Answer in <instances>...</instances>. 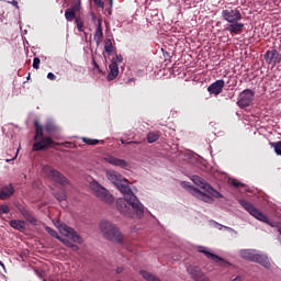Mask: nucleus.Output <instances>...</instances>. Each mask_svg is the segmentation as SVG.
I'll return each mask as SVG.
<instances>
[{
  "label": "nucleus",
  "instance_id": "9b49d317",
  "mask_svg": "<svg viewBox=\"0 0 281 281\" xmlns=\"http://www.w3.org/2000/svg\"><path fill=\"white\" fill-rule=\"evenodd\" d=\"M263 59L268 65L276 67L281 63V54L277 49L267 50L263 55Z\"/></svg>",
  "mask_w": 281,
  "mask_h": 281
},
{
  "label": "nucleus",
  "instance_id": "f257e3e1",
  "mask_svg": "<svg viewBox=\"0 0 281 281\" xmlns=\"http://www.w3.org/2000/svg\"><path fill=\"white\" fill-rule=\"evenodd\" d=\"M117 190L124 195L116 200V210L127 218H142L144 216V204L135 196V193L128 187V180H123Z\"/></svg>",
  "mask_w": 281,
  "mask_h": 281
},
{
  "label": "nucleus",
  "instance_id": "39448f33",
  "mask_svg": "<svg viewBox=\"0 0 281 281\" xmlns=\"http://www.w3.org/2000/svg\"><path fill=\"white\" fill-rule=\"evenodd\" d=\"M90 190L93 192L97 199H100V201H103V203H106L108 205H111L115 202L113 194H111L106 188H104L95 180L90 182Z\"/></svg>",
  "mask_w": 281,
  "mask_h": 281
},
{
  "label": "nucleus",
  "instance_id": "de8ad7c7",
  "mask_svg": "<svg viewBox=\"0 0 281 281\" xmlns=\"http://www.w3.org/2000/svg\"><path fill=\"white\" fill-rule=\"evenodd\" d=\"M14 159H16V157H13L12 159H7V164H10V161H14Z\"/></svg>",
  "mask_w": 281,
  "mask_h": 281
},
{
  "label": "nucleus",
  "instance_id": "f3484780",
  "mask_svg": "<svg viewBox=\"0 0 281 281\" xmlns=\"http://www.w3.org/2000/svg\"><path fill=\"white\" fill-rule=\"evenodd\" d=\"M106 164H111V166H119V168H127L128 162L124 159L115 158L113 156H108L104 158Z\"/></svg>",
  "mask_w": 281,
  "mask_h": 281
},
{
  "label": "nucleus",
  "instance_id": "473e14b6",
  "mask_svg": "<svg viewBox=\"0 0 281 281\" xmlns=\"http://www.w3.org/2000/svg\"><path fill=\"white\" fill-rule=\"evenodd\" d=\"M231 186L234 188H245V183L238 181L237 179H231L229 180Z\"/></svg>",
  "mask_w": 281,
  "mask_h": 281
},
{
  "label": "nucleus",
  "instance_id": "20e7f679",
  "mask_svg": "<svg viewBox=\"0 0 281 281\" xmlns=\"http://www.w3.org/2000/svg\"><path fill=\"white\" fill-rule=\"evenodd\" d=\"M100 231L106 240L117 243L119 245L124 243V235H122V232H120V228L115 224L109 221H102L100 223Z\"/></svg>",
  "mask_w": 281,
  "mask_h": 281
},
{
  "label": "nucleus",
  "instance_id": "4be33fe9",
  "mask_svg": "<svg viewBox=\"0 0 281 281\" xmlns=\"http://www.w3.org/2000/svg\"><path fill=\"white\" fill-rule=\"evenodd\" d=\"M9 224L10 227L16 229L18 232H24L26 229V224L23 220H11Z\"/></svg>",
  "mask_w": 281,
  "mask_h": 281
},
{
  "label": "nucleus",
  "instance_id": "bb28decb",
  "mask_svg": "<svg viewBox=\"0 0 281 281\" xmlns=\"http://www.w3.org/2000/svg\"><path fill=\"white\" fill-rule=\"evenodd\" d=\"M45 231L47 232V234L53 236V238H57V240H59L60 243H63V240H65V238L60 237V235H58V232L54 231V228H52L49 226H45Z\"/></svg>",
  "mask_w": 281,
  "mask_h": 281
},
{
  "label": "nucleus",
  "instance_id": "0eeeda50",
  "mask_svg": "<svg viewBox=\"0 0 281 281\" xmlns=\"http://www.w3.org/2000/svg\"><path fill=\"white\" fill-rule=\"evenodd\" d=\"M59 229L61 236H65L66 238H69V240H72V243H78V245H82V237L70 226H67V224H60L57 226Z\"/></svg>",
  "mask_w": 281,
  "mask_h": 281
},
{
  "label": "nucleus",
  "instance_id": "79ce46f5",
  "mask_svg": "<svg viewBox=\"0 0 281 281\" xmlns=\"http://www.w3.org/2000/svg\"><path fill=\"white\" fill-rule=\"evenodd\" d=\"M112 60H115V63L117 65V63H122V60H124V58L122 57V55H116L115 57L112 58Z\"/></svg>",
  "mask_w": 281,
  "mask_h": 281
},
{
  "label": "nucleus",
  "instance_id": "a18cd8bd",
  "mask_svg": "<svg viewBox=\"0 0 281 281\" xmlns=\"http://www.w3.org/2000/svg\"><path fill=\"white\" fill-rule=\"evenodd\" d=\"M124 272V267H117L116 268V273L120 274V273H123Z\"/></svg>",
  "mask_w": 281,
  "mask_h": 281
},
{
  "label": "nucleus",
  "instance_id": "cd10ccee",
  "mask_svg": "<svg viewBox=\"0 0 281 281\" xmlns=\"http://www.w3.org/2000/svg\"><path fill=\"white\" fill-rule=\"evenodd\" d=\"M83 144H87L88 146H95L98 144H104V140H99V139H93V138H88V137H82L81 138Z\"/></svg>",
  "mask_w": 281,
  "mask_h": 281
},
{
  "label": "nucleus",
  "instance_id": "412c9836",
  "mask_svg": "<svg viewBox=\"0 0 281 281\" xmlns=\"http://www.w3.org/2000/svg\"><path fill=\"white\" fill-rule=\"evenodd\" d=\"M191 181L198 186V188H201V190H204V192L210 188V183L205 181V179L201 178L200 176H192Z\"/></svg>",
  "mask_w": 281,
  "mask_h": 281
},
{
  "label": "nucleus",
  "instance_id": "c756f323",
  "mask_svg": "<svg viewBox=\"0 0 281 281\" xmlns=\"http://www.w3.org/2000/svg\"><path fill=\"white\" fill-rule=\"evenodd\" d=\"M205 192H207V194H211V196H214V199H223V195L221 194V192L212 188L211 184L207 187Z\"/></svg>",
  "mask_w": 281,
  "mask_h": 281
},
{
  "label": "nucleus",
  "instance_id": "9d476101",
  "mask_svg": "<svg viewBox=\"0 0 281 281\" xmlns=\"http://www.w3.org/2000/svg\"><path fill=\"white\" fill-rule=\"evenodd\" d=\"M198 251L200 254H204V256L210 260H214V262H218L220 267H232V263L225 261V259L221 258L220 256L210 252V250H207V248L203 246L198 247Z\"/></svg>",
  "mask_w": 281,
  "mask_h": 281
},
{
  "label": "nucleus",
  "instance_id": "aec40b11",
  "mask_svg": "<svg viewBox=\"0 0 281 281\" xmlns=\"http://www.w3.org/2000/svg\"><path fill=\"white\" fill-rule=\"evenodd\" d=\"M19 212L22 214L23 218L27 221V223H31V225H36L37 221L36 217L25 207H20Z\"/></svg>",
  "mask_w": 281,
  "mask_h": 281
},
{
  "label": "nucleus",
  "instance_id": "a878e982",
  "mask_svg": "<svg viewBox=\"0 0 281 281\" xmlns=\"http://www.w3.org/2000/svg\"><path fill=\"white\" fill-rule=\"evenodd\" d=\"M104 49L108 56L113 55V52H115V47L113 46V42L111 41V38L105 40Z\"/></svg>",
  "mask_w": 281,
  "mask_h": 281
},
{
  "label": "nucleus",
  "instance_id": "37998d69",
  "mask_svg": "<svg viewBox=\"0 0 281 281\" xmlns=\"http://www.w3.org/2000/svg\"><path fill=\"white\" fill-rule=\"evenodd\" d=\"M47 78L48 80H56V75H54L53 72H48Z\"/></svg>",
  "mask_w": 281,
  "mask_h": 281
},
{
  "label": "nucleus",
  "instance_id": "09e8293b",
  "mask_svg": "<svg viewBox=\"0 0 281 281\" xmlns=\"http://www.w3.org/2000/svg\"><path fill=\"white\" fill-rule=\"evenodd\" d=\"M65 146H66V148H69V146H71V143L66 142V143H65Z\"/></svg>",
  "mask_w": 281,
  "mask_h": 281
},
{
  "label": "nucleus",
  "instance_id": "a19ab883",
  "mask_svg": "<svg viewBox=\"0 0 281 281\" xmlns=\"http://www.w3.org/2000/svg\"><path fill=\"white\" fill-rule=\"evenodd\" d=\"M92 65L94 69H98L99 74H102V69H100V65H98V61H95V59H92Z\"/></svg>",
  "mask_w": 281,
  "mask_h": 281
},
{
  "label": "nucleus",
  "instance_id": "ea45409f",
  "mask_svg": "<svg viewBox=\"0 0 281 281\" xmlns=\"http://www.w3.org/2000/svg\"><path fill=\"white\" fill-rule=\"evenodd\" d=\"M121 144H123L125 146H131L133 144H139V142H135V140L126 142L124 139H121Z\"/></svg>",
  "mask_w": 281,
  "mask_h": 281
},
{
  "label": "nucleus",
  "instance_id": "f704fd0d",
  "mask_svg": "<svg viewBox=\"0 0 281 281\" xmlns=\"http://www.w3.org/2000/svg\"><path fill=\"white\" fill-rule=\"evenodd\" d=\"M55 198L57 201H67V193L65 191H61L60 193H56Z\"/></svg>",
  "mask_w": 281,
  "mask_h": 281
},
{
  "label": "nucleus",
  "instance_id": "4c0bfd02",
  "mask_svg": "<svg viewBox=\"0 0 281 281\" xmlns=\"http://www.w3.org/2000/svg\"><path fill=\"white\" fill-rule=\"evenodd\" d=\"M68 10H72L75 13L80 12V2L75 3L71 8Z\"/></svg>",
  "mask_w": 281,
  "mask_h": 281
},
{
  "label": "nucleus",
  "instance_id": "c9c22d12",
  "mask_svg": "<svg viewBox=\"0 0 281 281\" xmlns=\"http://www.w3.org/2000/svg\"><path fill=\"white\" fill-rule=\"evenodd\" d=\"M41 65V58L34 57L33 59V69H38Z\"/></svg>",
  "mask_w": 281,
  "mask_h": 281
},
{
  "label": "nucleus",
  "instance_id": "393cba45",
  "mask_svg": "<svg viewBox=\"0 0 281 281\" xmlns=\"http://www.w3.org/2000/svg\"><path fill=\"white\" fill-rule=\"evenodd\" d=\"M45 132L47 135H53V133H56L58 131V126L54 124L53 122H47L44 126Z\"/></svg>",
  "mask_w": 281,
  "mask_h": 281
},
{
  "label": "nucleus",
  "instance_id": "c03bdc74",
  "mask_svg": "<svg viewBox=\"0 0 281 281\" xmlns=\"http://www.w3.org/2000/svg\"><path fill=\"white\" fill-rule=\"evenodd\" d=\"M9 3L11 5H14V8H19V1H16V0L9 1Z\"/></svg>",
  "mask_w": 281,
  "mask_h": 281
},
{
  "label": "nucleus",
  "instance_id": "2eb2a0df",
  "mask_svg": "<svg viewBox=\"0 0 281 281\" xmlns=\"http://www.w3.org/2000/svg\"><path fill=\"white\" fill-rule=\"evenodd\" d=\"M109 69H110V72L106 76V80L111 82L112 80H115L117 76H120V66L117 65V61H115V59L111 60Z\"/></svg>",
  "mask_w": 281,
  "mask_h": 281
},
{
  "label": "nucleus",
  "instance_id": "dca6fc26",
  "mask_svg": "<svg viewBox=\"0 0 281 281\" xmlns=\"http://www.w3.org/2000/svg\"><path fill=\"white\" fill-rule=\"evenodd\" d=\"M106 177L111 183H113L116 188L121 184L122 181H124V177L120 175L117 171H108Z\"/></svg>",
  "mask_w": 281,
  "mask_h": 281
},
{
  "label": "nucleus",
  "instance_id": "f03ea898",
  "mask_svg": "<svg viewBox=\"0 0 281 281\" xmlns=\"http://www.w3.org/2000/svg\"><path fill=\"white\" fill-rule=\"evenodd\" d=\"M222 19L229 23L225 29L229 34H240L245 30V24L238 22L243 20V13L238 8L229 7L222 10Z\"/></svg>",
  "mask_w": 281,
  "mask_h": 281
},
{
  "label": "nucleus",
  "instance_id": "7c9ffc66",
  "mask_svg": "<svg viewBox=\"0 0 281 281\" xmlns=\"http://www.w3.org/2000/svg\"><path fill=\"white\" fill-rule=\"evenodd\" d=\"M271 148H274L276 155L281 157V140L270 143Z\"/></svg>",
  "mask_w": 281,
  "mask_h": 281
},
{
  "label": "nucleus",
  "instance_id": "2f4dec72",
  "mask_svg": "<svg viewBox=\"0 0 281 281\" xmlns=\"http://www.w3.org/2000/svg\"><path fill=\"white\" fill-rule=\"evenodd\" d=\"M65 19H66V21H69V22L74 21V19H76V12H74L70 9H67L65 11Z\"/></svg>",
  "mask_w": 281,
  "mask_h": 281
},
{
  "label": "nucleus",
  "instance_id": "6e6552de",
  "mask_svg": "<svg viewBox=\"0 0 281 281\" xmlns=\"http://www.w3.org/2000/svg\"><path fill=\"white\" fill-rule=\"evenodd\" d=\"M182 188H184V190H188V192H190V194H192V196H195V199H199L200 201H203L204 203H214V199H212V196L202 192L198 188L192 187V184H190L188 182H182Z\"/></svg>",
  "mask_w": 281,
  "mask_h": 281
},
{
  "label": "nucleus",
  "instance_id": "72a5a7b5",
  "mask_svg": "<svg viewBox=\"0 0 281 281\" xmlns=\"http://www.w3.org/2000/svg\"><path fill=\"white\" fill-rule=\"evenodd\" d=\"M3 214H10V206L7 204H0V216H3Z\"/></svg>",
  "mask_w": 281,
  "mask_h": 281
},
{
  "label": "nucleus",
  "instance_id": "5701e85b",
  "mask_svg": "<svg viewBox=\"0 0 281 281\" xmlns=\"http://www.w3.org/2000/svg\"><path fill=\"white\" fill-rule=\"evenodd\" d=\"M240 257L244 258V260H249V262H254L256 258V252H254V250L244 249L240 250Z\"/></svg>",
  "mask_w": 281,
  "mask_h": 281
},
{
  "label": "nucleus",
  "instance_id": "ddd939ff",
  "mask_svg": "<svg viewBox=\"0 0 281 281\" xmlns=\"http://www.w3.org/2000/svg\"><path fill=\"white\" fill-rule=\"evenodd\" d=\"M223 89H225V80L220 79L207 87V92L210 95H221Z\"/></svg>",
  "mask_w": 281,
  "mask_h": 281
},
{
  "label": "nucleus",
  "instance_id": "58836bf2",
  "mask_svg": "<svg viewBox=\"0 0 281 281\" xmlns=\"http://www.w3.org/2000/svg\"><path fill=\"white\" fill-rule=\"evenodd\" d=\"M77 29L79 32H82V27H85V23L80 21L79 19H76Z\"/></svg>",
  "mask_w": 281,
  "mask_h": 281
},
{
  "label": "nucleus",
  "instance_id": "7ed1b4c3",
  "mask_svg": "<svg viewBox=\"0 0 281 281\" xmlns=\"http://www.w3.org/2000/svg\"><path fill=\"white\" fill-rule=\"evenodd\" d=\"M35 126V136H34V144L33 150L38 153L41 150H46L50 146H60V143L54 142L52 137L43 135V125H40L38 121L34 122Z\"/></svg>",
  "mask_w": 281,
  "mask_h": 281
},
{
  "label": "nucleus",
  "instance_id": "49530a36",
  "mask_svg": "<svg viewBox=\"0 0 281 281\" xmlns=\"http://www.w3.org/2000/svg\"><path fill=\"white\" fill-rule=\"evenodd\" d=\"M243 279H241V277L240 276H237V277H235L234 279H232L231 281H241Z\"/></svg>",
  "mask_w": 281,
  "mask_h": 281
},
{
  "label": "nucleus",
  "instance_id": "e433bc0d",
  "mask_svg": "<svg viewBox=\"0 0 281 281\" xmlns=\"http://www.w3.org/2000/svg\"><path fill=\"white\" fill-rule=\"evenodd\" d=\"M93 3L95 4L97 8H101L102 10H104V1L93 0Z\"/></svg>",
  "mask_w": 281,
  "mask_h": 281
},
{
  "label": "nucleus",
  "instance_id": "b1692460",
  "mask_svg": "<svg viewBox=\"0 0 281 281\" xmlns=\"http://www.w3.org/2000/svg\"><path fill=\"white\" fill-rule=\"evenodd\" d=\"M159 137H161L160 132H149L147 134V142H148V144H155V142H157L159 139Z\"/></svg>",
  "mask_w": 281,
  "mask_h": 281
},
{
  "label": "nucleus",
  "instance_id": "1a4fd4ad",
  "mask_svg": "<svg viewBox=\"0 0 281 281\" xmlns=\"http://www.w3.org/2000/svg\"><path fill=\"white\" fill-rule=\"evenodd\" d=\"M254 98H256V92L251 89H245L238 95L237 106H239V109H247V106H251Z\"/></svg>",
  "mask_w": 281,
  "mask_h": 281
},
{
  "label": "nucleus",
  "instance_id": "6ab92c4d",
  "mask_svg": "<svg viewBox=\"0 0 281 281\" xmlns=\"http://www.w3.org/2000/svg\"><path fill=\"white\" fill-rule=\"evenodd\" d=\"M103 36H104V32L102 30V20L99 19L98 23H97V29H95V32H94V36H93V40H94L97 45H100V43H102Z\"/></svg>",
  "mask_w": 281,
  "mask_h": 281
},
{
  "label": "nucleus",
  "instance_id": "8fccbe9b",
  "mask_svg": "<svg viewBox=\"0 0 281 281\" xmlns=\"http://www.w3.org/2000/svg\"><path fill=\"white\" fill-rule=\"evenodd\" d=\"M0 266L5 269V265L2 263V261H0Z\"/></svg>",
  "mask_w": 281,
  "mask_h": 281
},
{
  "label": "nucleus",
  "instance_id": "423d86ee",
  "mask_svg": "<svg viewBox=\"0 0 281 281\" xmlns=\"http://www.w3.org/2000/svg\"><path fill=\"white\" fill-rule=\"evenodd\" d=\"M42 172H44V175H46L48 179L55 181V183H59V186H69V179H67V177L63 176L60 171L54 169L49 165L44 166Z\"/></svg>",
  "mask_w": 281,
  "mask_h": 281
},
{
  "label": "nucleus",
  "instance_id": "f8f14e48",
  "mask_svg": "<svg viewBox=\"0 0 281 281\" xmlns=\"http://www.w3.org/2000/svg\"><path fill=\"white\" fill-rule=\"evenodd\" d=\"M188 273H190L191 278L194 281H210V278H207L205 276V273H203V271H201V268L199 267H194V266H190L187 269Z\"/></svg>",
  "mask_w": 281,
  "mask_h": 281
},
{
  "label": "nucleus",
  "instance_id": "3c124183",
  "mask_svg": "<svg viewBox=\"0 0 281 281\" xmlns=\"http://www.w3.org/2000/svg\"><path fill=\"white\" fill-rule=\"evenodd\" d=\"M110 7L113 8V0H110Z\"/></svg>",
  "mask_w": 281,
  "mask_h": 281
},
{
  "label": "nucleus",
  "instance_id": "a211bd4d",
  "mask_svg": "<svg viewBox=\"0 0 281 281\" xmlns=\"http://www.w3.org/2000/svg\"><path fill=\"white\" fill-rule=\"evenodd\" d=\"M252 262H257V265H261L265 269H269L271 267V261H269V257L266 255L256 254Z\"/></svg>",
  "mask_w": 281,
  "mask_h": 281
},
{
  "label": "nucleus",
  "instance_id": "c85d7f7f",
  "mask_svg": "<svg viewBox=\"0 0 281 281\" xmlns=\"http://www.w3.org/2000/svg\"><path fill=\"white\" fill-rule=\"evenodd\" d=\"M63 245H65L66 247H69V249H71L72 251H79L80 247L74 243H71L69 239H61Z\"/></svg>",
  "mask_w": 281,
  "mask_h": 281
},
{
  "label": "nucleus",
  "instance_id": "4468645a",
  "mask_svg": "<svg viewBox=\"0 0 281 281\" xmlns=\"http://www.w3.org/2000/svg\"><path fill=\"white\" fill-rule=\"evenodd\" d=\"M15 192L16 190L14 189V184L9 183L3 186L0 189V201H8V199H10Z\"/></svg>",
  "mask_w": 281,
  "mask_h": 281
}]
</instances>
